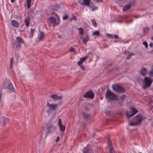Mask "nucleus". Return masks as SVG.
<instances>
[{"instance_id":"1","label":"nucleus","mask_w":153,"mask_h":153,"mask_svg":"<svg viewBox=\"0 0 153 153\" xmlns=\"http://www.w3.org/2000/svg\"><path fill=\"white\" fill-rule=\"evenodd\" d=\"M142 117L140 114H138L129 123V125L134 126L138 125L141 122Z\"/></svg>"},{"instance_id":"2","label":"nucleus","mask_w":153,"mask_h":153,"mask_svg":"<svg viewBox=\"0 0 153 153\" xmlns=\"http://www.w3.org/2000/svg\"><path fill=\"white\" fill-rule=\"evenodd\" d=\"M153 82V79L152 78L150 77H145L143 82L144 87L147 88L150 87Z\"/></svg>"},{"instance_id":"3","label":"nucleus","mask_w":153,"mask_h":153,"mask_svg":"<svg viewBox=\"0 0 153 153\" xmlns=\"http://www.w3.org/2000/svg\"><path fill=\"white\" fill-rule=\"evenodd\" d=\"M105 98L107 100H114L117 99V96L110 91L109 90L107 91Z\"/></svg>"},{"instance_id":"4","label":"nucleus","mask_w":153,"mask_h":153,"mask_svg":"<svg viewBox=\"0 0 153 153\" xmlns=\"http://www.w3.org/2000/svg\"><path fill=\"white\" fill-rule=\"evenodd\" d=\"M56 16L57 18V20H56V18L53 17H51L49 19V22L50 23L53 24V27L55 26L58 25L60 22V19L57 14H56Z\"/></svg>"},{"instance_id":"5","label":"nucleus","mask_w":153,"mask_h":153,"mask_svg":"<svg viewBox=\"0 0 153 153\" xmlns=\"http://www.w3.org/2000/svg\"><path fill=\"white\" fill-rule=\"evenodd\" d=\"M112 88L114 90L118 92L123 93L125 91L123 87L117 85H112Z\"/></svg>"},{"instance_id":"6","label":"nucleus","mask_w":153,"mask_h":153,"mask_svg":"<svg viewBox=\"0 0 153 153\" xmlns=\"http://www.w3.org/2000/svg\"><path fill=\"white\" fill-rule=\"evenodd\" d=\"M137 112V110L136 108H132L130 110L128 111L126 113V116L128 117H131Z\"/></svg>"},{"instance_id":"7","label":"nucleus","mask_w":153,"mask_h":153,"mask_svg":"<svg viewBox=\"0 0 153 153\" xmlns=\"http://www.w3.org/2000/svg\"><path fill=\"white\" fill-rule=\"evenodd\" d=\"M56 129V127L54 126L49 124L48 126H47L46 131H47L48 133H53Z\"/></svg>"},{"instance_id":"8","label":"nucleus","mask_w":153,"mask_h":153,"mask_svg":"<svg viewBox=\"0 0 153 153\" xmlns=\"http://www.w3.org/2000/svg\"><path fill=\"white\" fill-rule=\"evenodd\" d=\"M47 105L50 110L54 111L57 108L58 104H50L48 102Z\"/></svg>"},{"instance_id":"9","label":"nucleus","mask_w":153,"mask_h":153,"mask_svg":"<svg viewBox=\"0 0 153 153\" xmlns=\"http://www.w3.org/2000/svg\"><path fill=\"white\" fill-rule=\"evenodd\" d=\"M58 124L60 130L61 131H64L65 130V126L64 125L62 124V122L60 119H59Z\"/></svg>"},{"instance_id":"10","label":"nucleus","mask_w":153,"mask_h":153,"mask_svg":"<svg viewBox=\"0 0 153 153\" xmlns=\"http://www.w3.org/2000/svg\"><path fill=\"white\" fill-rule=\"evenodd\" d=\"M83 97L85 98H89L93 99L94 97V95L92 91H89L83 95Z\"/></svg>"},{"instance_id":"11","label":"nucleus","mask_w":153,"mask_h":153,"mask_svg":"<svg viewBox=\"0 0 153 153\" xmlns=\"http://www.w3.org/2000/svg\"><path fill=\"white\" fill-rule=\"evenodd\" d=\"M90 8V10L91 11H93L97 10L98 8L96 7L92 2H90L89 5L87 6Z\"/></svg>"},{"instance_id":"12","label":"nucleus","mask_w":153,"mask_h":153,"mask_svg":"<svg viewBox=\"0 0 153 153\" xmlns=\"http://www.w3.org/2000/svg\"><path fill=\"white\" fill-rule=\"evenodd\" d=\"M10 25L13 27L18 28L19 25V23L15 20H13L10 21Z\"/></svg>"},{"instance_id":"13","label":"nucleus","mask_w":153,"mask_h":153,"mask_svg":"<svg viewBox=\"0 0 153 153\" xmlns=\"http://www.w3.org/2000/svg\"><path fill=\"white\" fill-rule=\"evenodd\" d=\"M91 2L90 0H79V2L83 6H88Z\"/></svg>"},{"instance_id":"14","label":"nucleus","mask_w":153,"mask_h":153,"mask_svg":"<svg viewBox=\"0 0 153 153\" xmlns=\"http://www.w3.org/2000/svg\"><path fill=\"white\" fill-rule=\"evenodd\" d=\"M83 152L84 153H90L91 152V146L87 145L83 149Z\"/></svg>"},{"instance_id":"15","label":"nucleus","mask_w":153,"mask_h":153,"mask_svg":"<svg viewBox=\"0 0 153 153\" xmlns=\"http://www.w3.org/2000/svg\"><path fill=\"white\" fill-rule=\"evenodd\" d=\"M148 73L147 69L145 68L141 69L140 71V74L142 76H144Z\"/></svg>"},{"instance_id":"16","label":"nucleus","mask_w":153,"mask_h":153,"mask_svg":"<svg viewBox=\"0 0 153 153\" xmlns=\"http://www.w3.org/2000/svg\"><path fill=\"white\" fill-rule=\"evenodd\" d=\"M124 55L126 56V57L127 59L130 58L132 56L134 55V54L132 52H129L127 51H124Z\"/></svg>"},{"instance_id":"17","label":"nucleus","mask_w":153,"mask_h":153,"mask_svg":"<svg viewBox=\"0 0 153 153\" xmlns=\"http://www.w3.org/2000/svg\"><path fill=\"white\" fill-rule=\"evenodd\" d=\"M16 42L18 45L19 46H21V44L23 42L22 39L19 37L16 38Z\"/></svg>"},{"instance_id":"18","label":"nucleus","mask_w":153,"mask_h":153,"mask_svg":"<svg viewBox=\"0 0 153 153\" xmlns=\"http://www.w3.org/2000/svg\"><path fill=\"white\" fill-rule=\"evenodd\" d=\"M91 52H89L88 53V54L86 56L83 57L82 58L80 59V61H79L78 62V64L79 65H80L88 57V56L91 54Z\"/></svg>"},{"instance_id":"19","label":"nucleus","mask_w":153,"mask_h":153,"mask_svg":"<svg viewBox=\"0 0 153 153\" xmlns=\"http://www.w3.org/2000/svg\"><path fill=\"white\" fill-rule=\"evenodd\" d=\"M7 88L10 91L12 92H13L15 90L13 85L11 83H9L8 84Z\"/></svg>"},{"instance_id":"20","label":"nucleus","mask_w":153,"mask_h":153,"mask_svg":"<svg viewBox=\"0 0 153 153\" xmlns=\"http://www.w3.org/2000/svg\"><path fill=\"white\" fill-rule=\"evenodd\" d=\"M45 37V35L43 33L41 32L38 35V39L39 41L42 40Z\"/></svg>"},{"instance_id":"21","label":"nucleus","mask_w":153,"mask_h":153,"mask_svg":"<svg viewBox=\"0 0 153 153\" xmlns=\"http://www.w3.org/2000/svg\"><path fill=\"white\" fill-rule=\"evenodd\" d=\"M52 98L54 100H59L62 98V97L61 96H58L56 95H52Z\"/></svg>"},{"instance_id":"22","label":"nucleus","mask_w":153,"mask_h":153,"mask_svg":"<svg viewBox=\"0 0 153 153\" xmlns=\"http://www.w3.org/2000/svg\"><path fill=\"white\" fill-rule=\"evenodd\" d=\"M106 35L109 37V38H118V36L117 35H113L112 34H110L109 33H107L106 34Z\"/></svg>"},{"instance_id":"23","label":"nucleus","mask_w":153,"mask_h":153,"mask_svg":"<svg viewBox=\"0 0 153 153\" xmlns=\"http://www.w3.org/2000/svg\"><path fill=\"white\" fill-rule=\"evenodd\" d=\"M30 18L29 17H27L25 20V25L27 26H29V25Z\"/></svg>"},{"instance_id":"24","label":"nucleus","mask_w":153,"mask_h":153,"mask_svg":"<svg viewBox=\"0 0 153 153\" xmlns=\"http://www.w3.org/2000/svg\"><path fill=\"white\" fill-rule=\"evenodd\" d=\"M8 118L4 117L3 119L2 125L4 126L6 125L8 122Z\"/></svg>"},{"instance_id":"25","label":"nucleus","mask_w":153,"mask_h":153,"mask_svg":"<svg viewBox=\"0 0 153 153\" xmlns=\"http://www.w3.org/2000/svg\"><path fill=\"white\" fill-rule=\"evenodd\" d=\"M130 5L129 4H128L126 5L125 7H124V8L123 9V11H125L127 10L130 7Z\"/></svg>"},{"instance_id":"26","label":"nucleus","mask_w":153,"mask_h":153,"mask_svg":"<svg viewBox=\"0 0 153 153\" xmlns=\"http://www.w3.org/2000/svg\"><path fill=\"white\" fill-rule=\"evenodd\" d=\"M31 0H27V7L28 8H30L31 6Z\"/></svg>"},{"instance_id":"27","label":"nucleus","mask_w":153,"mask_h":153,"mask_svg":"<svg viewBox=\"0 0 153 153\" xmlns=\"http://www.w3.org/2000/svg\"><path fill=\"white\" fill-rule=\"evenodd\" d=\"M149 75L151 77H153V65L152 67L151 70L149 73Z\"/></svg>"},{"instance_id":"28","label":"nucleus","mask_w":153,"mask_h":153,"mask_svg":"<svg viewBox=\"0 0 153 153\" xmlns=\"http://www.w3.org/2000/svg\"><path fill=\"white\" fill-rule=\"evenodd\" d=\"M78 29L80 34L82 35L84 34V31L82 28H79Z\"/></svg>"},{"instance_id":"29","label":"nucleus","mask_w":153,"mask_h":153,"mask_svg":"<svg viewBox=\"0 0 153 153\" xmlns=\"http://www.w3.org/2000/svg\"><path fill=\"white\" fill-rule=\"evenodd\" d=\"M99 31L98 30H96L93 32L92 33L93 35H95V36H98L100 35Z\"/></svg>"},{"instance_id":"30","label":"nucleus","mask_w":153,"mask_h":153,"mask_svg":"<svg viewBox=\"0 0 153 153\" xmlns=\"http://www.w3.org/2000/svg\"><path fill=\"white\" fill-rule=\"evenodd\" d=\"M126 97V96L125 95H123L120 98V103L121 104V103L123 101L124 98Z\"/></svg>"},{"instance_id":"31","label":"nucleus","mask_w":153,"mask_h":153,"mask_svg":"<svg viewBox=\"0 0 153 153\" xmlns=\"http://www.w3.org/2000/svg\"><path fill=\"white\" fill-rule=\"evenodd\" d=\"M88 39V37L87 35H86L85 37L83 39V42L85 43V44L86 42Z\"/></svg>"},{"instance_id":"32","label":"nucleus","mask_w":153,"mask_h":153,"mask_svg":"<svg viewBox=\"0 0 153 153\" xmlns=\"http://www.w3.org/2000/svg\"><path fill=\"white\" fill-rule=\"evenodd\" d=\"M92 25L95 27H97V24L95 20L94 19H92L91 20Z\"/></svg>"},{"instance_id":"33","label":"nucleus","mask_w":153,"mask_h":153,"mask_svg":"<svg viewBox=\"0 0 153 153\" xmlns=\"http://www.w3.org/2000/svg\"><path fill=\"white\" fill-rule=\"evenodd\" d=\"M109 150L110 153H115V151L113 149V148L110 147V148Z\"/></svg>"},{"instance_id":"34","label":"nucleus","mask_w":153,"mask_h":153,"mask_svg":"<svg viewBox=\"0 0 153 153\" xmlns=\"http://www.w3.org/2000/svg\"><path fill=\"white\" fill-rule=\"evenodd\" d=\"M76 16H75L73 15L72 16V17L71 18V21H72L73 20H74V21H75L76 20Z\"/></svg>"},{"instance_id":"35","label":"nucleus","mask_w":153,"mask_h":153,"mask_svg":"<svg viewBox=\"0 0 153 153\" xmlns=\"http://www.w3.org/2000/svg\"><path fill=\"white\" fill-rule=\"evenodd\" d=\"M143 45H144L146 48H147L148 47V45L147 43L146 42H143Z\"/></svg>"},{"instance_id":"36","label":"nucleus","mask_w":153,"mask_h":153,"mask_svg":"<svg viewBox=\"0 0 153 153\" xmlns=\"http://www.w3.org/2000/svg\"><path fill=\"white\" fill-rule=\"evenodd\" d=\"M107 143L108 145L110 147L111 146V141L109 140H108Z\"/></svg>"},{"instance_id":"37","label":"nucleus","mask_w":153,"mask_h":153,"mask_svg":"<svg viewBox=\"0 0 153 153\" xmlns=\"http://www.w3.org/2000/svg\"><path fill=\"white\" fill-rule=\"evenodd\" d=\"M70 51L71 52H74L75 51V49L73 47L70 48Z\"/></svg>"},{"instance_id":"38","label":"nucleus","mask_w":153,"mask_h":153,"mask_svg":"<svg viewBox=\"0 0 153 153\" xmlns=\"http://www.w3.org/2000/svg\"><path fill=\"white\" fill-rule=\"evenodd\" d=\"M68 17V16L67 15H64L63 17V20H65L67 19Z\"/></svg>"},{"instance_id":"39","label":"nucleus","mask_w":153,"mask_h":153,"mask_svg":"<svg viewBox=\"0 0 153 153\" xmlns=\"http://www.w3.org/2000/svg\"><path fill=\"white\" fill-rule=\"evenodd\" d=\"M89 115L87 114H83V116L85 118H88L89 117Z\"/></svg>"},{"instance_id":"40","label":"nucleus","mask_w":153,"mask_h":153,"mask_svg":"<svg viewBox=\"0 0 153 153\" xmlns=\"http://www.w3.org/2000/svg\"><path fill=\"white\" fill-rule=\"evenodd\" d=\"M13 57L11 58L10 61V64H13Z\"/></svg>"},{"instance_id":"41","label":"nucleus","mask_w":153,"mask_h":153,"mask_svg":"<svg viewBox=\"0 0 153 153\" xmlns=\"http://www.w3.org/2000/svg\"><path fill=\"white\" fill-rule=\"evenodd\" d=\"M59 139H60V137H57L56 139V142L58 143L59 141Z\"/></svg>"},{"instance_id":"42","label":"nucleus","mask_w":153,"mask_h":153,"mask_svg":"<svg viewBox=\"0 0 153 153\" xmlns=\"http://www.w3.org/2000/svg\"><path fill=\"white\" fill-rule=\"evenodd\" d=\"M79 65L80 66L81 68L83 70H84V66L82 65H81V64Z\"/></svg>"},{"instance_id":"43","label":"nucleus","mask_w":153,"mask_h":153,"mask_svg":"<svg viewBox=\"0 0 153 153\" xmlns=\"http://www.w3.org/2000/svg\"><path fill=\"white\" fill-rule=\"evenodd\" d=\"M94 1H96L97 2H100L102 1V0H94Z\"/></svg>"},{"instance_id":"44","label":"nucleus","mask_w":153,"mask_h":153,"mask_svg":"<svg viewBox=\"0 0 153 153\" xmlns=\"http://www.w3.org/2000/svg\"><path fill=\"white\" fill-rule=\"evenodd\" d=\"M153 46V43L152 42H151L149 44V46L150 47H152Z\"/></svg>"},{"instance_id":"45","label":"nucleus","mask_w":153,"mask_h":153,"mask_svg":"<svg viewBox=\"0 0 153 153\" xmlns=\"http://www.w3.org/2000/svg\"><path fill=\"white\" fill-rule=\"evenodd\" d=\"M105 113L106 115H109L110 114L109 112H108L107 111H106L105 112Z\"/></svg>"},{"instance_id":"46","label":"nucleus","mask_w":153,"mask_h":153,"mask_svg":"<svg viewBox=\"0 0 153 153\" xmlns=\"http://www.w3.org/2000/svg\"><path fill=\"white\" fill-rule=\"evenodd\" d=\"M149 30V28L148 27H146L144 29V30Z\"/></svg>"},{"instance_id":"47","label":"nucleus","mask_w":153,"mask_h":153,"mask_svg":"<svg viewBox=\"0 0 153 153\" xmlns=\"http://www.w3.org/2000/svg\"><path fill=\"white\" fill-rule=\"evenodd\" d=\"M13 64H10V68H12L13 67Z\"/></svg>"},{"instance_id":"48","label":"nucleus","mask_w":153,"mask_h":153,"mask_svg":"<svg viewBox=\"0 0 153 153\" xmlns=\"http://www.w3.org/2000/svg\"><path fill=\"white\" fill-rule=\"evenodd\" d=\"M30 33L31 34L30 37H32L33 36V32H30Z\"/></svg>"},{"instance_id":"49","label":"nucleus","mask_w":153,"mask_h":153,"mask_svg":"<svg viewBox=\"0 0 153 153\" xmlns=\"http://www.w3.org/2000/svg\"><path fill=\"white\" fill-rule=\"evenodd\" d=\"M14 0H11V2L12 3H13V2H14Z\"/></svg>"},{"instance_id":"50","label":"nucleus","mask_w":153,"mask_h":153,"mask_svg":"<svg viewBox=\"0 0 153 153\" xmlns=\"http://www.w3.org/2000/svg\"><path fill=\"white\" fill-rule=\"evenodd\" d=\"M152 39L153 40V36L151 37Z\"/></svg>"},{"instance_id":"51","label":"nucleus","mask_w":153,"mask_h":153,"mask_svg":"<svg viewBox=\"0 0 153 153\" xmlns=\"http://www.w3.org/2000/svg\"><path fill=\"white\" fill-rule=\"evenodd\" d=\"M116 48V49H118V48Z\"/></svg>"},{"instance_id":"52","label":"nucleus","mask_w":153,"mask_h":153,"mask_svg":"<svg viewBox=\"0 0 153 153\" xmlns=\"http://www.w3.org/2000/svg\"><path fill=\"white\" fill-rule=\"evenodd\" d=\"M152 28H153V26H152Z\"/></svg>"},{"instance_id":"53","label":"nucleus","mask_w":153,"mask_h":153,"mask_svg":"<svg viewBox=\"0 0 153 153\" xmlns=\"http://www.w3.org/2000/svg\"><path fill=\"white\" fill-rule=\"evenodd\" d=\"M140 153H141V152H140Z\"/></svg>"}]
</instances>
